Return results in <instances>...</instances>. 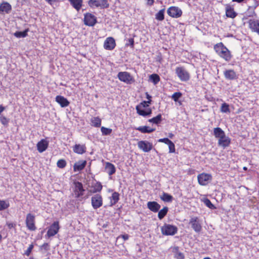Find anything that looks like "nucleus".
Segmentation results:
<instances>
[{
	"mask_svg": "<svg viewBox=\"0 0 259 259\" xmlns=\"http://www.w3.org/2000/svg\"><path fill=\"white\" fill-rule=\"evenodd\" d=\"M48 146L49 142L46 139H41L36 145L37 149L39 153H42L46 151Z\"/></svg>",
	"mask_w": 259,
	"mask_h": 259,
	"instance_id": "nucleus-18",
	"label": "nucleus"
},
{
	"mask_svg": "<svg viewBox=\"0 0 259 259\" xmlns=\"http://www.w3.org/2000/svg\"><path fill=\"white\" fill-rule=\"evenodd\" d=\"M161 232L165 235H174L177 233L178 228L174 225L169 224H164L161 227Z\"/></svg>",
	"mask_w": 259,
	"mask_h": 259,
	"instance_id": "nucleus-7",
	"label": "nucleus"
},
{
	"mask_svg": "<svg viewBox=\"0 0 259 259\" xmlns=\"http://www.w3.org/2000/svg\"><path fill=\"white\" fill-rule=\"evenodd\" d=\"M247 167H243V169H244V170H247Z\"/></svg>",
	"mask_w": 259,
	"mask_h": 259,
	"instance_id": "nucleus-61",
	"label": "nucleus"
},
{
	"mask_svg": "<svg viewBox=\"0 0 259 259\" xmlns=\"http://www.w3.org/2000/svg\"><path fill=\"white\" fill-rule=\"evenodd\" d=\"M173 136H174V135H173L172 133H170V134H169V136H168V137H169L170 138H172Z\"/></svg>",
	"mask_w": 259,
	"mask_h": 259,
	"instance_id": "nucleus-60",
	"label": "nucleus"
},
{
	"mask_svg": "<svg viewBox=\"0 0 259 259\" xmlns=\"http://www.w3.org/2000/svg\"><path fill=\"white\" fill-rule=\"evenodd\" d=\"M225 134L224 131L220 127H215L213 129V135L216 138L219 139L221 138H222Z\"/></svg>",
	"mask_w": 259,
	"mask_h": 259,
	"instance_id": "nucleus-32",
	"label": "nucleus"
},
{
	"mask_svg": "<svg viewBox=\"0 0 259 259\" xmlns=\"http://www.w3.org/2000/svg\"><path fill=\"white\" fill-rule=\"evenodd\" d=\"M138 147L143 152H149L152 150L153 145L147 141H140L138 143Z\"/></svg>",
	"mask_w": 259,
	"mask_h": 259,
	"instance_id": "nucleus-12",
	"label": "nucleus"
},
{
	"mask_svg": "<svg viewBox=\"0 0 259 259\" xmlns=\"http://www.w3.org/2000/svg\"><path fill=\"white\" fill-rule=\"evenodd\" d=\"M121 237L124 239V240H127L129 238V235L127 234H124L121 236Z\"/></svg>",
	"mask_w": 259,
	"mask_h": 259,
	"instance_id": "nucleus-55",
	"label": "nucleus"
},
{
	"mask_svg": "<svg viewBox=\"0 0 259 259\" xmlns=\"http://www.w3.org/2000/svg\"><path fill=\"white\" fill-rule=\"evenodd\" d=\"M136 130L142 133H151L155 131V128H150L148 126H141L136 128Z\"/></svg>",
	"mask_w": 259,
	"mask_h": 259,
	"instance_id": "nucleus-29",
	"label": "nucleus"
},
{
	"mask_svg": "<svg viewBox=\"0 0 259 259\" xmlns=\"http://www.w3.org/2000/svg\"><path fill=\"white\" fill-rule=\"evenodd\" d=\"M57 165L58 167L63 168L66 165V162L64 159H60L57 161Z\"/></svg>",
	"mask_w": 259,
	"mask_h": 259,
	"instance_id": "nucleus-45",
	"label": "nucleus"
},
{
	"mask_svg": "<svg viewBox=\"0 0 259 259\" xmlns=\"http://www.w3.org/2000/svg\"><path fill=\"white\" fill-rule=\"evenodd\" d=\"M29 29H26L23 31H16L14 33V35L17 38H23L27 35V32Z\"/></svg>",
	"mask_w": 259,
	"mask_h": 259,
	"instance_id": "nucleus-37",
	"label": "nucleus"
},
{
	"mask_svg": "<svg viewBox=\"0 0 259 259\" xmlns=\"http://www.w3.org/2000/svg\"><path fill=\"white\" fill-rule=\"evenodd\" d=\"M10 119L4 115L0 116V122L1 123L5 126L8 125Z\"/></svg>",
	"mask_w": 259,
	"mask_h": 259,
	"instance_id": "nucleus-43",
	"label": "nucleus"
},
{
	"mask_svg": "<svg viewBox=\"0 0 259 259\" xmlns=\"http://www.w3.org/2000/svg\"><path fill=\"white\" fill-rule=\"evenodd\" d=\"M2 236L0 234V241L2 240Z\"/></svg>",
	"mask_w": 259,
	"mask_h": 259,
	"instance_id": "nucleus-62",
	"label": "nucleus"
},
{
	"mask_svg": "<svg viewBox=\"0 0 259 259\" xmlns=\"http://www.w3.org/2000/svg\"><path fill=\"white\" fill-rule=\"evenodd\" d=\"M162 121V116L160 114L157 115L156 117H153L148 120V121L156 124H158Z\"/></svg>",
	"mask_w": 259,
	"mask_h": 259,
	"instance_id": "nucleus-35",
	"label": "nucleus"
},
{
	"mask_svg": "<svg viewBox=\"0 0 259 259\" xmlns=\"http://www.w3.org/2000/svg\"><path fill=\"white\" fill-rule=\"evenodd\" d=\"M176 73L182 81H187L190 78L189 73L184 67H177L176 68Z\"/></svg>",
	"mask_w": 259,
	"mask_h": 259,
	"instance_id": "nucleus-3",
	"label": "nucleus"
},
{
	"mask_svg": "<svg viewBox=\"0 0 259 259\" xmlns=\"http://www.w3.org/2000/svg\"><path fill=\"white\" fill-rule=\"evenodd\" d=\"M118 79L126 84H131L135 81V79L131 74L126 71L119 72L118 73Z\"/></svg>",
	"mask_w": 259,
	"mask_h": 259,
	"instance_id": "nucleus-5",
	"label": "nucleus"
},
{
	"mask_svg": "<svg viewBox=\"0 0 259 259\" xmlns=\"http://www.w3.org/2000/svg\"><path fill=\"white\" fill-rule=\"evenodd\" d=\"M9 228L11 229L14 227V225L13 223H9L8 224Z\"/></svg>",
	"mask_w": 259,
	"mask_h": 259,
	"instance_id": "nucleus-58",
	"label": "nucleus"
},
{
	"mask_svg": "<svg viewBox=\"0 0 259 259\" xmlns=\"http://www.w3.org/2000/svg\"><path fill=\"white\" fill-rule=\"evenodd\" d=\"M25 224L28 230L31 231L36 230L35 225V215L34 214L29 213L26 215Z\"/></svg>",
	"mask_w": 259,
	"mask_h": 259,
	"instance_id": "nucleus-6",
	"label": "nucleus"
},
{
	"mask_svg": "<svg viewBox=\"0 0 259 259\" xmlns=\"http://www.w3.org/2000/svg\"><path fill=\"white\" fill-rule=\"evenodd\" d=\"M86 149L85 145L75 144L73 147L74 152L78 154H83L86 152Z\"/></svg>",
	"mask_w": 259,
	"mask_h": 259,
	"instance_id": "nucleus-24",
	"label": "nucleus"
},
{
	"mask_svg": "<svg viewBox=\"0 0 259 259\" xmlns=\"http://www.w3.org/2000/svg\"><path fill=\"white\" fill-rule=\"evenodd\" d=\"M248 27L254 32L259 34V21L255 19H250L248 21Z\"/></svg>",
	"mask_w": 259,
	"mask_h": 259,
	"instance_id": "nucleus-16",
	"label": "nucleus"
},
{
	"mask_svg": "<svg viewBox=\"0 0 259 259\" xmlns=\"http://www.w3.org/2000/svg\"><path fill=\"white\" fill-rule=\"evenodd\" d=\"M102 189V186L100 183H98L96 185V187L95 188V190L93 191V192H100L101 191Z\"/></svg>",
	"mask_w": 259,
	"mask_h": 259,
	"instance_id": "nucleus-50",
	"label": "nucleus"
},
{
	"mask_svg": "<svg viewBox=\"0 0 259 259\" xmlns=\"http://www.w3.org/2000/svg\"><path fill=\"white\" fill-rule=\"evenodd\" d=\"M168 210L167 207H164L158 211V217L159 220H162L167 214Z\"/></svg>",
	"mask_w": 259,
	"mask_h": 259,
	"instance_id": "nucleus-36",
	"label": "nucleus"
},
{
	"mask_svg": "<svg viewBox=\"0 0 259 259\" xmlns=\"http://www.w3.org/2000/svg\"><path fill=\"white\" fill-rule=\"evenodd\" d=\"M172 252L174 253V257L176 259H184L185 255L183 253L179 251V247L178 246H175L171 248Z\"/></svg>",
	"mask_w": 259,
	"mask_h": 259,
	"instance_id": "nucleus-28",
	"label": "nucleus"
},
{
	"mask_svg": "<svg viewBox=\"0 0 259 259\" xmlns=\"http://www.w3.org/2000/svg\"><path fill=\"white\" fill-rule=\"evenodd\" d=\"M160 199L164 202H170L172 201L173 197L168 193L163 192L160 196Z\"/></svg>",
	"mask_w": 259,
	"mask_h": 259,
	"instance_id": "nucleus-33",
	"label": "nucleus"
},
{
	"mask_svg": "<svg viewBox=\"0 0 259 259\" xmlns=\"http://www.w3.org/2000/svg\"><path fill=\"white\" fill-rule=\"evenodd\" d=\"M55 100L61 107H66L69 105L68 100L62 96H57Z\"/></svg>",
	"mask_w": 259,
	"mask_h": 259,
	"instance_id": "nucleus-23",
	"label": "nucleus"
},
{
	"mask_svg": "<svg viewBox=\"0 0 259 259\" xmlns=\"http://www.w3.org/2000/svg\"><path fill=\"white\" fill-rule=\"evenodd\" d=\"M203 202L205 204V205L211 209H214L215 208V207L214 205L211 203V202L210 201L209 199L208 198H205L203 200Z\"/></svg>",
	"mask_w": 259,
	"mask_h": 259,
	"instance_id": "nucleus-44",
	"label": "nucleus"
},
{
	"mask_svg": "<svg viewBox=\"0 0 259 259\" xmlns=\"http://www.w3.org/2000/svg\"><path fill=\"white\" fill-rule=\"evenodd\" d=\"M226 15L227 17L234 18L237 14L235 12L233 8L230 5H227L226 7Z\"/></svg>",
	"mask_w": 259,
	"mask_h": 259,
	"instance_id": "nucleus-26",
	"label": "nucleus"
},
{
	"mask_svg": "<svg viewBox=\"0 0 259 259\" xmlns=\"http://www.w3.org/2000/svg\"><path fill=\"white\" fill-rule=\"evenodd\" d=\"M224 75L226 79L234 80L237 78L236 72L233 69H227L224 71Z\"/></svg>",
	"mask_w": 259,
	"mask_h": 259,
	"instance_id": "nucleus-19",
	"label": "nucleus"
},
{
	"mask_svg": "<svg viewBox=\"0 0 259 259\" xmlns=\"http://www.w3.org/2000/svg\"><path fill=\"white\" fill-rule=\"evenodd\" d=\"M48 4L53 5L58 2V0H45Z\"/></svg>",
	"mask_w": 259,
	"mask_h": 259,
	"instance_id": "nucleus-52",
	"label": "nucleus"
},
{
	"mask_svg": "<svg viewBox=\"0 0 259 259\" xmlns=\"http://www.w3.org/2000/svg\"><path fill=\"white\" fill-rule=\"evenodd\" d=\"M244 0H232L233 2H237L238 3H240L243 2Z\"/></svg>",
	"mask_w": 259,
	"mask_h": 259,
	"instance_id": "nucleus-59",
	"label": "nucleus"
},
{
	"mask_svg": "<svg viewBox=\"0 0 259 259\" xmlns=\"http://www.w3.org/2000/svg\"><path fill=\"white\" fill-rule=\"evenodd\" d=\"M147 208L152 212H157L160 208V205L156 201H149L147 204Z\"/></svg>",
	"mask_w": 259,
	"mask_h": 259,
	"instance_id": "nucleus-21",
	"label": "nucleus"
},
{
	"mask_svg": "<svg viewBox=\"0 0 259 259\" xmlns=\"http://www.w3.org/2000/svg\"><path fill=\"white\" fill-rule=\"evenodd\" d=\"M154 2V0H147V5L149 6H152L153 5V3Z\"/></svg>",
	"mask_w": 259,
	"mask_h": 259,
	"instance_id": "nucleus-56",
	"label": "nucleus"
},
{
	"mask_svg": "<svg viewBox=\"0 0 259 259\" xmlns=\"http://www.w3.org/2000/svg\"><path fill=\"white\" fill-rule=\"evenodd\" d=\"M87 165V161L81 160L76 162L73 166V170L75 172L80 171L84 169Z\"/></svg>",
	"mask_w": 259,
	"mask_h": 259,
	"instance_id": "nucleus-22",
	"label": "nucleus"
},
{
	"mask_svg": "<svg viewBox=\"0 0 259 259\" xmlns=\"http://www.w3.org/2000/svg\"><path fill=\"white\" fill-rule=\"evenodd\" d=\"M11 9V5L7 2H3L0 5V13L8 14Z\"/></svg>",
	"mask_w": 259,
	"mask_h": 259,
	"instance_id": "nucleus-25",
	"label": "nucleus"
},
{
	"mask_svg": "<svg viewBox=\"0 0 259 259\" xmlns=\"http://www.w3.org/2000/svg\"><path fill=\"white\" fill-rule=\"evenodd\" d=\"M149 80L156 85L160 81V77L157 74H152L149 76Z\"/></svg>",
	"mask_w": 259,
	"mask_h": 259,
	"instance_id": "nucleus-38",
	"label": "nucleus"
},
{
	"mask_svg": "<svg viewBox=\"0 0 259 259\" xmlns=\"http://www.w3.org/2000/svg\"><path fill=\"white\" fill-rule=\"evenodd\" d=\"M91 204L94 209H97L103 205V198L99 194H96L91 197Z\"/></svg>",
	"mask_w": 259,
	"mask_h": 259,
	"instance_id": "nucleus-8",
	"label": "nucleus"
},
{
	"mask_svg": "<svg viewBox=\"0 0 259 259\" xmlns=\"http://www.w3.org/2000/svg\"><path fill=\"white\" fill-rule=\"evenodd\" d=\"M158 142L164 143L165 144L168 145L171 142V141L168 138H163L159 139Z\"/></svg>",
	"mask_w": 259,
	"mask_h": 259,
	"instance_id": "nucleus-51",
	"label": "nucleus"
},
{
	"mask_svg": "<svg viewBox=\"0 0 259 259\" xmlns=\"http://www.w3.org/2000/svg\"><path fill=\"white\" fill-rule=\"evenodd\" d=\"M168 15L172 17L178 18L182 15V10L177 7L172 6L169 7L167 11Z\"/></svg>",
	"mask_w": 259,
	"mask_h": 259,
	"instance_id": "nucleus-11",
	"label": "nucleus"
},
{
	"mask_svg": "<svg viewBox=\"0 0 259 259\" xmlns=\"http://www.w3.org/2000/svg\"><path fill=\"white\" fill-rule=\"evenodd\" d=\"M189 224L196 232L199 233L201 231L202 227L197 217L191 218Z\"/></svg>",
	"mask_w": 259,
	"mask_h": 259,
	"instance_id": "nucleus-13",
	"label": "nucleus"
},
{
	"mask_svg": "<svg viewBox=\"0 0 259 259\" xmlns=\"http://www.w3.org/2000/svg\"><path fill=\"white\" fill-rule=\"evenodd\" d=\"M116 46L115 39L112 37H107L104 42V48L106 50H113Z\"/></svg>",
	"mask_w": 259,
	"mask_h": 259,
	"instance_id": "nucleus-15",
	"label": "nucleus"
},
{
	"mask_svg": "<svg viewBox=\"0 0 259 259\" xmlns=\"http://www.w3.org/2000/svg\"><path fill=\"white\" fill-rule=\"evenodd\" d=\"M203 259H211V258L208 257H205Z\"/></svg>",
	"mask_w": 259,
	"mask_h": 259,
	"instance_id": "nucleus-63",
	"label": "nucleus"
},
{
	"mask_svg": "<svg viewBox=\"0 0 259 259\" xmlns=\"http://www.w3.org/2000/svg\"><path fill=\"white\" fill-rule=\"evenodd\" d=\"M231 143V139L225 134L222 138L218 140V145L223 147L224 149L228 147Z\"/></svg>",
	"mask_w": 259,
	"mask_h": 259,
	"instance_id": "nucleus-17",
	"label": "nucleus"
},
{
	"mask_svg": "<svg viewBox=\"0 0 259 259\" xmlns=\"http://www.w3.org/2000/svg\"><path fill=\"white\" fill-rule=\"evenodd\" d=\"M5 110V107L2 105H0V116L2 115L1 113Z\"/></svg>",
	"mask_w": 259,
	"mask_h": 259,
	"instance_id": "nucleus-57",
	"label": "nucleus"
},
{
	"mask_svg": "<svg viewBox=\"0 0 259 259\" xmlns=\"http://www.w3.org/2000/svg\"><path fill=\"white\" fill-rule=\"evenodd\" d=\"M182 96V94L180 92H176L171 96V98L174 101L177 102L179 99Z\"/></svg>",
	"mask_w": 259,
	"mask_h": 259,
	"instance_id": "nucleus-47",
	"label": "nucleus"
},
{
	"mask_svg": "<svg viewBox=\"0 0 259 259\" xmlns=\"http://www.w3.org/2000/svg\"><path fill=\"white\" fill-rule=\"evenodd\" d=\"M150 104L151 103H147V101H143L141 103H140L139 105H137L136 106L139 107L140 108L147 109V108H149V104Z\"/></svg>",
	"mask_w": 259,
	"mask_h": 259,
	"instance_id": "nucleus-46",
	"label": "nucleus"
},
{
	"mask_svg": "<svg viewBox=\"0 0 259 259\" xmlns=\"http://www.w3.org/2000/svg\"><path fill=\"white\" fill-rule=\"evenodd\" d=\"M211 175L205 173H202L197 176L199 184L202 186L207 185L208 182L211 179Z\"/></svg>",
	"mask_w": 259,
	"mask_h": 259,
	"instance_id": "nucleus-14",
	"label": "nucleus"
},
{
	"mask_svg": "<svg viewBox=\"0 0 259 259\" xmlns=\"http://www.w3.org/2000/svg\"><path fill=\"white\" fill-rule=\"evenodd\" d=\"M128 45H130L132 48L134 47V40L133 38H130L128 39Z\"/></svg>",
	"mask_w": 259,
	"mask_h": 259,
	"instance_id": "nucleus-54",
	"label": "nucleus"
},
{
	"mask_svg": "<svg viewBox=\"0 0 259 259\" xmlns=\"http://www.w3.org/2000/svg\"><path fill=\"white\" fill-rule=\"evenodd\" d=\"M146 98L148 100L147 101V103H151V96L148 93H146Z\"/></svg>",
	"mask_w": 259,
	"mask_h": 259,
	"instance_id": "nucleus-53",
	"label": "nucleus"
},
{
	"mask_svg": "<svg viewBox=\"0 0 259 259\" xmlns=\"http://www.w3.org/2000/svg\"><path fill=\"white\" fill-rule=\"evenodd\" d=\"M101 131L102 135L107 136L111 134L112 133V129L102 126L101 127Z\"/></svg>",
	"mask_w": 259,
	"mask_h": 259,
	"instance_id": "nucleus-42",
	"label": "nucleus"
},
{
	"mask_svg": "<svg viewBox=\"0 0 259 259\" xmlns=\"http://www.w3.org/2000/svg\"><path fill=\"white\" fill-rule=\"evenodd\" d=\"M72 190L73 194L76 198H81L85 192V189L83 187L82 184L81 182L77 181L73 182Z\"/></svg>",
	"mask_w": 259,
	"mask_h": 259,
	"instance_id": "nucleus-2",
	"label": "nucleus"
},
{
	"mask_svg": "<svg viewBox=\"0 0 259 259\" xmlns=\"http://www.w3.org/2000/svg\"><path fill=\"white\" fill-rule=\"evenodd\" d=\"M137 113L144 117L150 116L152 114V109L150 108H143L139 107H136Z\"/></svg>",
	"mask_w": 259,
	"mask_h": 259,
	"instance_id": "nucleus-20",
	"label": "nucleus"
},
{
	"mask_svg": "<svg viewBox=\"0 0 259 259\" xmlns=\"http://www.w3.org/2000/svg\"><path fill=\"white\" fill-rule=\"evenodd\" d=\"M164 11L165 9H163L160 10L155 15V19L158 21H162L164 19Z\"/></svg>",
	"mask_w": 259,
	"mask_h": 259,
	"instance_id": "nucleus-39",
	"label": "nucleus"
},
{
	"mask_svg": "<svg viewBox=\"0 0 259 259\" xmlns=\"http://www.w3.org/2000/svg\"><path fill=\"white\" fill-rule=\"evenodd\" d=\"M220 110L222 113H228L230 112L229 106L226 103H223L222 104Z\"/></svg>",
	"mask_w": 259,
	"mask_h": 259,
	"instance_id": "nucleus-41",
	"label": "nucleus"
},
{
	"mask_svg": "<svg viewBox=\"0 0 259 259\" xmlns=\"http://www.w3.org/2000/svg\"><path fill=\"white\" fill-rule=\"evenodd\" d=\"M105 169L107 173L109 176H112L116 171L115 166L112 163L109 162H106L105 163Z\"/></svg>",
	"mask_w": 259,
	"mask_h": 259,
	"instance_id": "nucleus-27",
	"label": "nucleus"
},
{
	"mask_svg": "<svg viewBox=\"0 0 259 259\" xmlns=\"http://www.w3.org/2000/svg\"><path fill=\"white\" fill-rule=\"evenodd\" d=\"M60 229L59 222H54L49 228L46 236L50 238L58 233Z\"/></svg>",
	"mask_w": 259,
	"mask_h": 259,
	"instance_id": "nucleus-9",
	"label": "nucleus"
},
{
	"mask_svg": "<svg viewBox=\"0 0 259 259\" xmlns=\"http://www.w3.org/2000/svg\"><path fill=\"white\" fill-rule=\"evenodd\" d=\"M33 246H34L33 244H30L27 250L25 251L24 254L27 256H29L30 254L32 249L33 248Z\"/></svg>",
	"mask_w": 259,
	"mask_h": 259,
	"instance_id": "nucleus-49",
	"label": "nucleus"
},
{
	"mask_svg": "<svg viewBox=\"0 0 259 259\" xmlns=\"http://www.w3.org/2000/svg\"><path fill=\"white\" fill-rule=\"evenodd\" d=\"M71 5L78 11L81 8L82 4V0H69Z\"/></svg>",
	"mask_w": 259,
	"mask_h": 259,
	"instance_id": "nucleus-30",
	"label": "nucleus"
},
{
	"mask_svg": "<svg viewBox=\"0 0 259 259\" xmlns=\"http://www.w3.org/2000/svg\"><path fill=\"white\" fill-rule=\"evenodd\" d=\"M10 206V203L8 200H0V211L5 210Z\"/></svg>",
	"mask_w": 259,
	"mask_h": 259,
	"instance_id": "nucleus-40",
	"label": "nucleus"
},
{
	"mask_svg": "<svg viewBox=\"0 0 259 259\" xmlns=\"http://www.w3.org/2000/svg\"><path fill=\"white\" fill-rule=\"evenodd\" d=\"M83 21L85 25L93 26L97 23V19L93 14L87 13L84 15Z\"/></svg>",
	"mask_w": 259,
	"mask_h": 259,
	"instance_id": "nucleus-10",
	"label": "nucleus"
},
{
	"mask_svg": "<svg viewBox=\"0 0 259 259\" xmlns=\"http://www.w3.org/2000/svg\"><path fill=\"white\" fill-rule=\"evenodd\" d=\"M216 54L227 62H229L232 58L230 51L222 43L219 42L213 47Z\"/></svg>",
	"mask_w": 259,
	"mask_h": 259,
	"instance_id": "nucleus-1",
	"label": "nucleus"
},
{
	"mask_svg": "<svg viewBox=\"0 0 259 259\" xmlns=\"http://www.w3.org/2000/svg\"><path fill=\"white\" fill-rule=\"evenodd\" d=\"M169 153H174L175 152V146L172 141L168 145Z\"/></svg>",
	"mask_w": 259,
	"mask_h": 259,
	"instance_id": "nucleus-48",
	"label": "nucleus"
},
{
	"mask_svg": "<svg viewBox=\"0 0 259 259\" xmlns=\"http://www.w3.org/2000/svg\"><path fill=\"white\" fill-rule=\"evenodd\" d=\"M91 8H108L109 6L108 0H90L88 2Z\"/></svg>",
	"mask_w": 259,
	"mask_h": 259,
	"instance_id": "nucleus-4",
	"label": "nucleus"
},
{
	"mask_svg": "<svg viewBox=\"0 0 259 259\" xmlns=\"http://www.w3.org/2000/svg\"><path fill=\"white\" fill-rule=\"evenodd\" d=\"M119 199V193L116 192H114L112 193V196L111 197L110 203L111 205H115Z\"/></svg>",
	"mask_w": 259,
	"mask_h": 259,
	"instance_id": "nucleus-34",
	"label": "nucleus"
},
{
	"mask_svg": "<svg viewBox=\"0 0 259 259\" xmlns=\"http://www.w3.org/2000/svg\"><path fill=\"white\" fill-rule=\"evenodd\" d=\"M91 124L92 126L99 127L101 125V119L99 117H93L91 119Z\"/></svg>",
	"mask_w": 259,
	"mask_h": 259,
	"instance_id": "nucleus-31",
	"label": "nucleus"
}]
</instances>
